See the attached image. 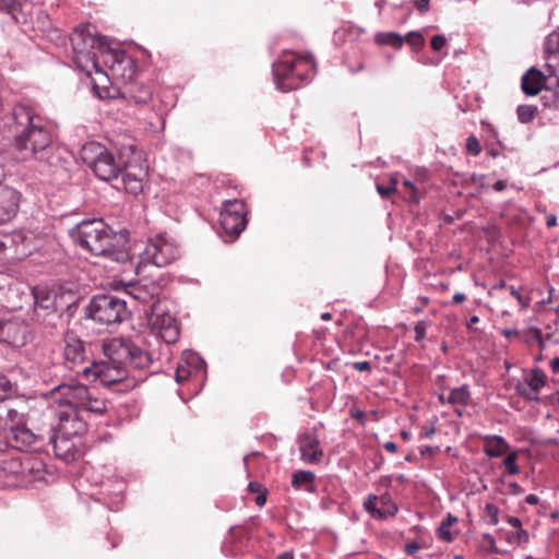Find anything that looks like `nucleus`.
<instances>
[{"label":"nucleus","mask_w":559,"mask_h":559,"mask_svg":"<svg viewBox=\"0 0 559 559\" xmlns=\"http://www.w3.org/2000/svg\"><path fill=\"white\" fill-rule=\"evenodd\" d=\"M12 134V150L23 162L35 160L43 168H58L61 164L59 150L53 144L50 121L29 104L13 106L7 122Z\"/></svg>","instance_id":"f257e3e1"},{"label":"nucleus","mask_w":559,"mask_h":559,"mask_svg":"<svg viewBox=\"0 0 559 559\" xmlns=\"http://www.w3.org/2000/svg\"><path fill=\"white\" fill-rule=\"evenodd\" d=\"M71 46L73 50V61L76 67L91 76L95 71L97 78L92 79L93 91L100 98H112L115 95L107 86L109 76L99 68L97 52L103 57L104 64L114 75L118 74L121 66L127 62L124 53L115 47V41L107 36L99 35L96 27L90 23L78 26L72 33Z\"/></svg>","instance_id":"f03ea898"},{"label":"nucleus","mask_w":559,"mask_h":559,"mask_svg":"<svg viewBox=\"0 0 559 559\" xmlns=\"http://www.w3.org/2000/svg\"><path fill=\"white\" fill-rule=\"evenodd\" d=\"M104 359L93 361L91 366L83 368L86 378L98 380L103 385L121 382L129 376V368H148L153 358L152 355L129 338L112 337L102 345Z\"/></svg>","instance_id":"7ed1b4c3"},{"label":"nucleus","mask_w":559,"mask_h":559,"mask_svg":"<svg viewBox=\"0 0 559 559\" xmlns=\"http://www.w3.org/2000/svg\"><path fill=\"white\" fill-rule=\"evenodd\" d=\"M69 234L74 242L95 255L108 257L119 263L130 259L126 236L114 233L102 219L82 221Z\"/></svg>","instance_id":"20e7f679"},{"label":"nucleus","mask_w":559,"mask_h":559,"mask_svg":"<svg viewBox=\"0 0 559 559\" xmlns=\"http://www.w3.org/2000/svg\"><path fill=\"white\" fill-rule=\"evenodd\" d=\"M314 61L311 55L300 56L293 51H285L273 63L272 72L276 87L281 92H289L309 82Z\"/></svg>","instance_id":"39448f33"},{"label":"nucleus","mask_w":559,"mask_h":559,"mask_svg":"<svg viewBox=\"0 0 559 559\" xmlns=\"http://www.w3.org/2000/svg\"><path fill=\"white\" fill-rule=\"evenodd\" d=\"M85 429V424L82 420L67 415L60 416L59 432L50 438L53 447V452L57 457L71 462L81 456L79 448L80 440L76 438Z\"/></svg>","instance_id":"423d86ee"},{"label":"nucleus","mask_w":559,"mask_h":559,"mask_svg":"<svg viewBox=\"0 0 559 559\" xmlns=\"http://www.w3.org/2000/svg\"><path fill=\"white\" fill-rule=\"evenodd\" d=\"M81 155L83 162L104 181L118 178L126 167L124 162L117 160L105 146L96 142L85 144Z\"/></svg>","instance_id":"0eeeda50"},{"label":"nucleus","mask_w":559,"mask_h":559,"mask_svg":"<svg viewBox=\"0 0 559 559\" xmlns=\"http://www.w3.org/2000/svg\"><path fill=\"white\" fill-rule=\"evenodd\" d=\"M180 255L179 246L174 238L166 234H159L147 240L144 249L140 253V260L136 264V273L140 274L143 266L153 264L157 267H164Z\"/></svg>","instance_id":"6e6552de"},{"label":"nucleus","mask_w":559,"mask_h":559,"mask_svg":"<svg viewBox=\"0 0 559 559\" xmlns=\"http://www.w3.org/2000/svg\"><path fill=\"white\" fill-rule=\"evenodd\" d=\"M87 316L96 322L110 325L128 318L126 300L115 295H96L86 307Z\"/></svg>","instance_id":"1a4fd4ad"},{"label":"nucleus","mask_w":559,"mask_h":559,"mask_svg":"<svg viewBox=\"0 0 559 559\" xmlns=\"http://www.w3.org/2000/svg\"><path fill=\"white\" fill-rule=\"evenodd\" d=\"M147 322L154 334L165 343L173 344L179 338V328L176 318L166 310L160 301L154 302L150 312L146 311Z\"/></svg>","instance_id":"9d476101"},{"label":"nucleus","mask_w":559,"mask_h":559,"mask_svg":"<svg viewBox=\"0 0 559 559\" xmlns=\"http://www.w3.org/2000/svg\"><path fill=\"white\" fill-rule=\"evenodd\" d=\"M219 223L230 240L237 238L247 224L245 203L236 199L225 201L221 211Z\"/></svg>","instance_id":"9b49d317"},{"label":"nucleus","mask_w":559,"mask_h":559,"mask_svg":"<svg viewBox=\"0 0 559 559\" xmlns=\"http://www.w3.org/2000/svg\"><path fill=\"white\" fill-rule=\"evenodd\" d=\"M88 389L90 388L82 383L70 381L53 388L50 392V396L60 405H68L75 409H81L87 396Z\"/></svg>","instance_id":"f8f14e48"},{"label":"nucleus","mask_w":559,"mask_h":559,"mask_svg":"<svg viewBox=\"0 0 559 559\" xmlns=\"http://www.w3.org/2000/svg\"><path fill=\"white\" fill-rule=\"evenodd\" d=\"M5 438L9 444L19 451H40L44 447V439L35 435L26 426L12 427Z\"/></svg>","instance_id":"ddd939ff"},{"label":"nucleus","mask_w":559,"mask_h":559,"mask_svg":"<svg viewBox=\"0 0 559 559\" xmlns=\"http://www.w3.org/2000/svg\"><path fill=\"white\" fill-rule=\"evenodd\" d=\"M364 510L374 520H385L396 515L399 508L392 500L390 493L381 496L368 495L362 503Z\"/></svg>","instance_id":"4468645a"},{"label":"nucleus","mask_w":559,"mask_h":559,"mask_svg":"<svg viewBox=\"0 0 559 559\" xmlns=\"http://www.w3.org/2000/svg\"><path fill=\"white\" fill-rule=\"evenodd\" d=\"M204 368L205 362L199 354L192 350H185L176 368V382L183 383L191 378L202 377Z\"/></svg>","instance_id":"2eb2a0df"},{"label":"nucleus","mask_w":559,"mask_h":559,"mask_svg":"<svg viewBox=\"0 0 559 559\" xmlns=\"http://www.w3.org/2000/svg\"><path fill=\"white\" fill-rule=\"evenodd\" d=\"M63 357L69 368L73 369L86 359L84 342L73 332H66L63 336Z\"/></svg>","instance_id":"dca6fc26"},{"label":"nucleus","mask_w":559,"mask_h":559,"mask_svg":"<svg viewBox=\"0 0 559 559\" xmlns=\"http://www.w3.org/2000/svg\"><path fill=\"white\" fill-rule=\"evenodd\" d=\"M20 203L21 193L16 189L0 185V225L16 216Z\"/></svg>","instance_id":"f3484780"},{"label":"nucleus","mask_w":559,"mask_h":559,"mask_svg":"<svg viewBox=\"0 0 559 559\" xmlns=\"http://www.w3.org/2000/svg\"><path fill=\"white\" fill-rule=\"evenodd\" d=\"M300 459L308 464H317L323 456L320 440L313 432H305L298 437Z\"/></svg>","instance_id":"a211bd4d"},{"label":"nucleus","mask_w":559,"mask_h":559,"mask_svg":"<svg viewBox=\"0 0 559 559\" xmlns=\"http://www.w3.org/2000/svg\"><path fill=\"white\" fill-rule=\"evenodd\" d=\"M160 286L154 282H139L130 285L128 294L130 295V297H132L134 300L141 304H147L150 301H153L154 304L159 301L157 298L160 294Z\"/></svg>","instance_id":"6ab92c4d"},{"label":"nucleus","mask_w":559,"mask_h":559,"mask_svg":"<svg viewBox=\"0 0 559 559\" xmlns=\"http://www.w3.org/2000/svg\"><path fill=\"white\" fill-rule=\"evenodd\" d=\"M546 75L535 68H531L522 76L521 87L528 96L537 95L545 86Z\"/></svg>","instance_id":"aec40b11"},{"label":"nucleus","mask_w":559,"mask_h":559,"mask_svg":"<svg viewBox=\"0 0 559 559\" xmlns=\"http://www.w3.org/2000/svg\"><path fill=\"white\" fill-rule=\"evenodd\" d=\"M484 452L488 457H500L510 451L507 440L498 435H486L483 437Z\"/></svg>","instance_id":"412c9836"},{"label":"nucleus","mask_w":559,"mask_h":559,"mask_svg":"<svg viewBox=\"0 0 559 559\" xmlns=\"http://www.w3.org/2000/svg\"><path fill=\"white\" fill-rule=\"evenodd\" d=\"M123 95L136 104H146L152 98L148 86L139 82H130L126 85Z\"/></svg>","instance_id":"4be33fe9"},{"label":"nucleus","mask_w":559,"mask_h":559,"mask_svg":"<svg viewBox=\"0 0 559 559\" xmlns=\"http://www.w3.org/2000/svg\"><path fill=\"white\" fill-rule=\"evenodd\" d=\"M316 475L311 471H296L292 475V486L296 490L304 489L308 492L316 491L314 485Z\"/></svg>","instance_id":"5701e85b"},{"label":"nucleus","mask_w":559,"mask_h":559,"mask_svg":"<svg viewBox=\"0 0 559 559\" xmlns=\"http://www.w3.org/2000/svg\"><path fill=\"white\" fill-rule=\"evenodd\" d=\"M2 335H8V343L13 346H22L25 344L26 328L14 322H7L1 328Z\"/></svg>","instance_id":"b1692460"},{"label":"nucleus","mask_w":559,"mask_h":559,"mask_svg":"<svg viewBox=\"0 0 559 559\" xmlns=\"http://www.w3.org/2000/svg\"><path fill=\"white\" fill-rule=\"evenodd\" d=\"M36 320L47 330L48 333L52 334L63 325L62 312L58 309H52L50 312L37 316Z\"/></svg>","instance_id":"393cba45"},{"label":"nucleus","mask_w":559,"mask_h":559,"mask_svg":"<svg viewBox=\"0 0 559 559\" xmlns=\"http://www.w3.org/2000/svg\"><path fill=\"white\" fill-rule=\"evenodd\" d=\"M81 411H86L94 414H104L107 411V403L104 399H100L94 390L88 389L87 396Z\"/></svg>","instance_id":"a878e982"},{"label":"nucleus","mask_w":559,"mask_h":559,"mask_svg":"<svg viewBox=\"0 0 559 559\" xmlns=\"http://www.w3.org/2000/svg\"><path fill=\"white\" fill-rule=\"evenodd\" d=\"M471 401V390L467 384L454 388L447 397L448 404L453 406H466Z\"/></svg>","instance_id":"bb28decb"},{"label":"nucleus","mask_w":559,"mask_h":559,"mask_svg":"<svg viewBox=\"0 0 559 559\" xmlns=\"http://www.w3.org/2000/svg\"><path fill=\"white\" fill-rule=\"evenodd\" d=\"M456 523L457 518L451 513H448L437 530L438 538L447 543L453 542L455 535L451 532V527L454 526Z\"/></svg>","instance_id":"cd10ccee"},{"label":"nucleus","mask_w":559,"mask_h":559,"mask_svg":"<svg viewBox=\"0 0 559 559\" xmlns=\"http://www.w3.org/2000/svg\"><path fill=\"white\" fill-rule=\"evenodd\" d=\"M376 41L381 45H388V46H392L394 48H401L404 43V38L399 33L385 32V33H378L376 35Z\"/></svg>","instance_id":"c85d7f7f"},{"label":"nucleus","mask_w":559,"mask_h":559,"mask_svg":"<svg viewBox=\"0 0 559 559\" xmlns=\"http://www.w3.org/2000/svg\"><path fill=\"white\" fill-rule=\"evenodd\" d=\"M524 382H526L535 392L539 393L540 389L544 388L546 383V376L542 370L534 369L525 378Z\"/></svg>","instance_id":"c756f323"},{"label":"nucleus","mask_w":559,"mask_h":559,"mask_svg":"<svg viewBox=\"0 0 559 559\" xmlns=\"http://www.w3.org/2000/svg\"><path fill=\"white\" fill-rule=\"evenodd\" d=\"M52 309H57L55 299L48 295L46 297L36 296L35 317H43Z\"/></svg>","instance_id":"7c9ffc66"},{"label":"nucleus","mask_w":559,"mask_h":559,"mask_svg":"<svg viewBox=\"0 0 559 559\" xmlns=\"http://www.w3.org/2000/svg\"><path fill=\"white\" fill-rule=\"evenodd\" d=\"M122 181L126 190L132 194H138L143 189L142 180L136 178L129 171L123 174Z\"/></svg>","instance_id":"2f4dec72"},{"label":"nucleus","mask_w":559,"mask_h":559,"mask_svg":"<svg viewBox=\"0 0 559 559\" xmlns=\"http://www.w3.org/2000/svg\"><path fill=\"white\" fill-rule=\"evenodd\" d=\"M397 182V178L391 175L386 182L377 183L376 188L381 198L386 199L396 191Z\"/></svg>","instance_id":"473e14b6"},{"label":"nucleus","mask_w":559,"mask_h":559,"mask_svg":"<svg viewBox=\"0 0 559 559\" xmlns=\"http://www.w3.org/2000/svg\"><path fill=\"white\" fill-rule=\"evenodd\" d=\"M559 57H546V68L549 79H555L557 85V94L559 95Z\"/></svg>","instance_id":"72a5a7b5"},{"label":"nucleus","mask_w":559,"mask_h":559,"mask_svg":"<svg viewBox=\"0 0 559 559\" xmlns=\"http://www.w3.org/2000/svg\"><path fill=\"white\" fill-rule=\"evenodd\" d=\"M537 112V107L533 105H520L516 109L518 119L522 123L531 122Z\"/></svg>","instance_id":"f704fd0d"},{"label":"nucleus","mask_w":559,"mask_h":559,"mask_svg":"<svg viewBox=\"0 0 559 559\" xmlns=\"http://www.w3.org/2000/svg\"><path fill=\"white\" fill-rule=\"evenodd\" d=\"M12 11L11 8L8 9L7 14H9L15 22L25 23L26 22V13H25V4L13 0L12 1Z\"/></svg>","instance_id":"c9c22d12"},{"label":"nucleus","mask_w":559,"mask_h":559,"mask_svg":"<svg viewBox=\"0 0 559 559\" xmlns=\"http://www.w3.org/2000/svg\"><path fill=\"white\" fill-rule=\"evenodd\" d=\"M515 390L522 397L528 401L539 402L538 393L535 392L526 382H519L515 386Z\"/></svg>","instance_id":"e433bc0d"},{"label":"nucleus","mask_w":559,"mask_h":559,"mask_svg":"<svg viewBox=\"0 0 559 559\" xmlns=\"http://www.w3.org/2000/svg\"><path fill=\"white\" fill-rule=\"evenodd\" d=\"M516 460H518L516 451H509L508 455L503 460V465L506 466V468L510 475H516L520 472V468L516 464Z\"/></svg>","instance_id":"4c0bfd02"},{"label":"nucleus","mask_w":559,"mask_h":559,"mask_svg":"<svg viewBox=\"0 0 559 559\" xmlns=\"http://www.w3.org/2000/svg\"><path fill=\"white\" fill-rule=\"evenodd\" d=\"M414 50H419L425 45V38L419 32H409L404 38Z\"/></svg>","instance_id":"58836bf2"},{"label":"nucleus","mask_w":559,"mask_h":559,"mask_svg":"<svg viewBox=\"0 0 559 559\" xmlns=\"http://www.w3.org/2000/svg\"><path fill=\"white\" fill-rule=\"evenodd\" d=\"M485 513L489 518V524L490 525H497L499 522V509L493 503H486L485 506Z\"/></svg>","instance_id":"ea45409f"},{"label":"nucleus","mask_w":559,"mask_h":559,"mask_svg":"<svg viewBox=\"0 0 559 559\" xmlns=\"http://www.w3.org/2000/svg\"><path fill=\"white\" fill-rule=\"evenodd\" d=\"M466 150H467V153L473 156L479 155V153L481 152V146L476 136L471 135L467 138Z\"/></svg>","instance_id":"a19ab883"},{"label":"nucleus","mask_w":559,"mask_h":559,"mask_svg":"<svg viewBox=\"0 0 559 559\" xmlns=\"http://www.w3.org/2000/svg\"><path fill=\"white\" fill-rule=\"evenodd\" d=\"M427 326L428 322L425 320H420L415 324L414 332L416 342H421L426 337Z\"/></svg>","instance_id":"79ce46f5"},{"label":"nucleus","mask_w":559,"mask_h":559,"mask_svg":"<svg viewBox=\"0 0 559 559\" xmlns=\"http://www.w3.org/2000/svg\"><path fill=\"white\" fill-rule=\"evenodd\" d=\"M509 538L516 540L519 544H526L530 540V535L527 531L519 528L515 533H512Z\"/></svg>","instance_id":"37998d69"},{"label":"nucleus","mask_w":559,"mask_h":559,"mask_svg":"<svg viewBox=\"0 0 559 559\" xmlns=\"http://www.w3.org/2000/svg\"><path fill=\"white\" fill-rule=\"evenodd\" d=\"M403 186L406 187L411 192V194L408 197V201L413 202V203H418L419 198H418L417 189H416L415 185L411 180L406 179L403 181Z\"/></svg>","instance_id":"c03bdc74"},{"label":"nucleus","mask_w":559,"mask_h":559,"mask_svg":"<svg viewBox=\"0 0 559 559\" xmlns=\"http://www.w3.org/2000/svg\"><path fill=\"white\" fill-rule=\"evenodd\" d=\"M445 43L447 38L443 35H435L430 41L431 48L435 51H440L444 47Z\"/></svg>","instance_id":"a18cd8bd"},{"label":"nucleus","mask_w":559,"mask_h":559,"mask_svg":"<svg viewBox=\"0 0 559 559\" xmlns=\"http://www.w3.org/2000/svg\"><path fill=\"white\" fill-rule=\"evenodd\" d=\"M12 384L5 377H0V396L11 391Z\"/></svg>","instance_id":"49530a36"},{"label":"nucleus","mask_w":559,"mask_h":559,"mask_svg":"<svg viewBox=\"0 0 559 559\" xmlns=\"http://www.w3.org/2000/svg\"><path fill=\"white\" fill-rule=\"evenodd\" d=\"M353 368L357 371H370L371 370V364L367 360L364 361H356L353 364Z\"/></svg>","instance_id":"de8ad7c7"},{"label":"nucleus","mask_w":559,"mask_h":559,"mask_svg":"<svg viewBox=\"0 0 559 559\" xmlns=\"http://www.w3.org/2000/svg\"><path fill=\"white\" fill-rule=\"evenodd\" d=\"M430 0H416L415 5L420 13H425L429 10Z\"/></svg>","instance_id":"09e8293b"},{"label":"nucleus","mask_w":559,"mask_h":559,"mask_svg":"<svg viewBox=\"0 0 559 559\" xmlns=\"http://www.w3.org/2000/svg\"><path fill=\"white\" fill-rule=\"evenodd\" d=\"M419 549H420V546H419V544H417V543H411V544H407V545L405 546V551H406L408 555H414V554H416Z\"/></svg>","instance_id":"8fccbe9b"},{"label":"nucleus","mask_w":559,"mask_h":559,"mask_svg":"<svg viewBox=\"0 0 559 559\" xmlns=\"http://www.w3.org/2000/svg\"><path fill=\"white\" fill-rule=\"evenodd\" d=\"M5 288H8L9 292L12 290L9 280L5 276L0 275V290H4Z\"/></svg>","instance_id":"3c124183"},{"label":"nucleus","mask_w":559,"mask_h":559,"mask_svg":"<svg viewBox=\"0 0 559 559\" xmlns=\"http://www.w3.org/2000/svg\"><path fill=\"white\" fill-rule=\"evenodd\" d=\"M383 448L390 452V453H395L397 451V445L395 442L393 441H386L383 443Z\"/></svg>","instance_id":"603ef678"},{"label":"nucleus","mask_w":559,"mask_h":559,"mask_svg":"<svg viewBox=\"0 0 559 559\" xmlns=\"http://www.w3.org/2000/svg\"><path fill=\"white\" fill-rule=\"evenodd\" d=\"M507 521H508V523H509L511 526H513V527H515V528H521V526H522V522H521V520H520L519 518H515V516H509V518L507 519Z\"/></svg>","instance_id":"864d4df0"},{"label":"nucleus","mask_w":559,"mask_h":559,"mask_svg":"<svg viewBox=\"0 0 559 559\" xmlns=\"http://www.w3.org/2000/svg\"><path fill=\"white\" fill-rule=\"evenodd\" d=\"M546 225L549 228H552V227L557 226V216L554 215V214L547 215L546 216Z\"/></svg>","instance_id":"5fc2aeb1"},{"label":"nucleus","mask_w":559,"mask_h":559,"mask_svg":"<svg viewBox=\"0 0 559 559\" xmlns=\"http://www.w3.org/2000/svg\"><path fill=\"white\" fill-rule=\"evenodd\" d=\"M248 489L250 491H252V492H259L260 493L262 491V486L259 483H257V481H251L248 485Z\"/></svg>","instance_id":"6e6d98bb"},{"label":"nucleus","mask_w":559,"mask_h":559,"mask_svg":"<svg viewBox=\"0 0 559 559\" xmlns=\"http://www.w3.org/2000/svg\"><path fill=\"white\" fill-rule=\"evenodd\" d=\"M12 1H13V0H0V11H2V12H5V13H7L8 9H10V8H11L10 5H12ZM12 10H13V9L11 8V11H12Z\"/></svg>","instance_id":"4d7b16f0"},{"label":"nucleus","mask_w":559,"mask_h":559,"mask_svg":"<svg viewBox=\"0 0 559 559\" xmlns=\"http://www.w3.org/2000/svg\"><path fill=\"white\" fill-rule=\"evenodd\" d=\"M530 333H532L533 335V338L537 342V341H540V338L543 337L542 335V331L538 329V328H531L530 330Z\"/></svg>","instance_id":"13d9d810"},{"label":"nucleus","mask_w":559,"mask_h":559,"mask_svg":"<svg viewBox=\"0 0 559 559\" xmlns=\"http://www.w3.org/2000/svg\"><path fill=\"white\" fill-rule=\"evenodd\" d=\"M525 502L535 506L539 502V498L536 495H528L525 497Z\"/></svg>","instance_id":"bf43d9fd"},{"label":"nucleus","mask_w":559,"mask_h":559,"mask_svg":"<svg viewBox=\"0 0 559 559\" xmlns=\"http://www.w3.org/2000/svg\"><path fill=\"white\" fill-rule=\"evenodd\" d=\"M465 299H466L465 294H463V293H456V294H454V295H453V297H452V302H454V304H461V302H463Z\"/></svg>","instance_id":"052dcab7"},{"label":"nucleus","mask_w":559,"mask_h":559,"mask_svg":"<svg viewBox=\"0 0 559 559\" xmlns=\"http://www.w3.org/2000/svg\"><path fill=\"white\" fill-rule=\"evenodd\" d=\"M433 435H435V428L431 427V428H428V429H425L424 431H421L420 438L430 439Z\"/></svg>","instance_id":"680f3d73"},{"label":"nucleus","mask_w":559,"mask_h":559,"mask_svg":"<svg viewBox=\"0 0 559 559\" xmlns=\"http://www.w3.org/2000/svg\"><path fill=\"white\" fill-rule=\"evenodd\" d=\"M479 322V318L477 316H472L466 323V328L468 330H473L474 325Z\"/></svg>","instance_id":"e2e57ef3"},{"label":"nucleus","mask_w":559,"mask_h":559,"mask_svg":"<svg viewBox=\"0 0 559 559\" xmlns=\"http://www.w3.org/2000/svg\"><path fill=\"white\" fill-rule=\"evenodd\" d=\"M507 188V182L504 180H498L497 182H495L493 185V189L496 191H502Z\"/></svg>","instance_id":"0e129e2a"},{"label":"nucleus","mask_w":559,"mask_h":559,"mask_svg":"<svg viewBox=\"0 0 559 559\" xmlns=\"http://www.w3.org/2000/svg\"><path fill=\"white\" fill-rule=\"evenodd\" d=\"M550 367L555 373H559V357H556L550 361Z\"/></svg>","instance_id":"69168bd1"},{"label":"nucleus","mask_w":559,"mask_h":559,"mask_svg":"<svg viewBox=\"0 0 559 559\" xmlns=\"http://www.w3.org/2000/svg\"><path fill=\"white\" fill-rule=\"evenodd\" d=\"M265 501H266V497H265V490H264L259 493V496L255 499V502L258 506H263L265 503Z\"/></svg>","instance_id":"338daca9"},{"label":"nucleus","mask_w":559,"mask_h":559,"mask_svg":"<svg viewBox=\"0 0 559 559\" xmlns=\"http://www.w3.org/2000/svg\"><path fill=\"white\" fill-rule=\"evenodd\" d=\"M276 559H294V555L290 551H285L280 554Z\"/></svg>","instance_id":"774afa93"}]
</instances>
